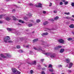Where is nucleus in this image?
Instances as JSON below:
<instances>
[{
	"instance_id": "e433bc0d",
	"label": "nucleus",
	"mask_w": 74,
	"mask_h": 74,
	"mask_svg": "<svg viewBox=\"0 0 74 74\" xmlns=\"http://www.w3.org/2000/svg\"><path fill=\"white\" fill-rule=\"evenodd\" d=\"M52 3H50V4H49V7H51L52 6Z\"/></svg>"
},
{
	"instance_id": "b1692460",
	"label": "nucleus",
	"mask_w": 74,
	"mask_h": 74,
	"mask_svg": "<svg viewBox=\"0 0 74 74\" xmlns=\"http://www.w3.org/2000/svg\"><path fill=\"white\" fill-rule=\"evenodd\" d=\"M49 71L50 72H53V69H49Z\"/></svg>"
},
{
	"instance_id": "338daca9",
	"label": "nucleus",
	"mask_w": 74,
	"mask_h": 74,
	"mask_svg": "<svg viewBox=\"0 0 74 74\" xmlns=\"http://www.w3.org/2000/svg\"><path fill=\"white\" fill-rule=\"evenodd\" d=\"M72 17H73V18H74V15H72Z\"/></svg>"
},
{
	"instance_id": "a211bd4d",
	"label": "nucleus",
	"mask_w": 74,
	"mask_h": 74,
	"mask_svg": "<svg viewBox=\"0 0 74 74\" xmlns=\"http://www.w3.org/2000/svg\"><path fill=\"white\" fill-rule=\"evenodd\" d=\"M49 23L48 21H45V22L43 23V25H47Z\"/></svg>"
},
{
	"instance_id": "6e6552de",
	"label": "nucleus",
	"mask_w": 74,
	"mask_h": 74,
	"mask_svg": "<svg viewBox=\"0 0 74 74\" xmlns=\"http://www.w3.org/2000/svg\"><path fill=\"white\" fill-rule=\"evenodd\" d=\"M50 57L51 58H55V54L53 53L51 54H50Z\"/></svg>"
},
{
	"instance_id": "a878e982",
	"label": "nucleus",
	"mask_w": 74,
	"mask_h": 74,
	"mask_svg": "<svg viewBox=\"0 0 74 74\" xmlns=\"http://www.w3.org/2000/svg\"><path fill=\"white\" fill-rule=\"evenodd\" d=\"M16 48H17V49H20V48H21V46L19 45H18L17 46Z\"/></svg>"
},
{
	"instance_id": "e2e57ef3",
	"label": "nucleus",
	"mask_w": 74,
	"mask_h": 74,
	"mask_svg": "<svg viewBox=\"0 0 74 74\" xmlns=\"http://www.w3.org/2000/svg\"><path fill=\"white\" fill-rule=\"evenodd\" d=\"M62 1H63V2H65V0H63Z\"/></svg>"
},
{
	"instance_id": "4468645a",
	"label": "nucleus",
	"mask_w": 74,
	"mask_h": 74,
	"mask_svg": "<svg viewBox=\"0 0 74 74\" xmlns=\"http://www.w3.org/2000/svg\"><path fill=\"white\" fill-rule=\"evenodd\" d=\"M1 56L3 58H7V57L5 56L3 54H1Z\"/></svg>"
},
{
	"instance_id": "a18cd8bd",
	"label": "nucleus",
	"mask_w": 74,
	"mask_h": 74,
	"mask_svg": "<svg viewBox=\"0 0 74 74\" xmlns=\"http://www.w3.org/2000/svg\"><path fill=\"white\" fill-rule=\"evenodd\" d=\"M60 5H62L63 4V3L62 2H61L60 3Z\"/></svg>"
},
{
	"instance_id": "c03bdc74",
	"label": "nucleus",
	"mask_w": 74,
	"mask_h": 74,
	"mask_svg": "<svg viewBox=\"0 0 74 74\" xmlns=\"http://www.w3.org/2000/svg\"><path fill=\"white\" fill-rule=\"evenodd\" d=\"M66 19H70V18L69 17H66Z\"/></svg>"
},
{
	"instance_id": "0eeeda50",
	"label": "nucleus",
	"mask_w": 74,
	"mask_h": 74,
	"mask_svg": "<svg viewBox=\"0 0 74 74\" xmlns=\"http://www.w3.org/2000/svg\"><path fill=\"white\" fill-rule=\"evenodd\" d=\"M7 30H8V31H13V30H15V29L10 28H7Z\"/></svg>"
},
{
	"instance_id": "6e6d98bb",
	"label": "nucleus",
	"mask_w": 74,
	"mask_h": 74,
	"mask_svg": "<svg viewBox=\"0 0 74 74\" xmlns=\"http://www.w3.org/2000/svg\"><path fill=\"white\" fill-rule=\"evenodd\" d=\"M38 67H41V65H38Z\"/></svg>"
},
{
	"instance_id": "0e129e2a",
	"label": "nucleus",
	"mask_w": 74,
	"mask_h": 74,
	"mask_svg": "<svg viewBox=\"0 0 74 74\" xmlns=\"http://www.w3.org/2000/svg\"><path fill=\"white\" fill-rule=\"evenodd\" d=\"M0 60H2V58H0Z\"/></svg>"
},
{
	"instance_id": "72a5a7b5",
	"label": "nucleus",
	"mask_w": 74,
	"mask_h": 74,
	"mask_svg": "<svg viewBox=\"0 0 74 74\" xmlns=\"http://www.w3.org/2000/svg\"><path fill=\"white\" fill-rule=\"evenodd\" d=\"M65 14H66V15H70V12H65Z\"/></svg>"
},
{
	"instance_id": "aec40b11",
	"label": "nucleus",
	"mask_w": 74,
	"mask_h": 74,
	"mask_svg": "<svg viewBox=\"0 0 74 74\" xmlns=\"http://www.w3.org/2000/svg\"><path fill=\"white\" fill-rule=\"evenodd\" d=\"M18 21L19 22L21 23H24V21H22L21 20H19Z\"/></svg>"
},
{
	"instance_id": "9b49d317",
	"label": "nucleus",
	"mask_w": 74,
	"mask_h": 74,
	"mask_svg": "<svg viewBox=\"0 0 74 74\" xmlns=\"http://www.w3.org/2000/svg\"><path fill=\"white\" fill-rule=\"evenodd\" d=\"M51 53H44V54H45V55H47V56H49L51 55Z\"/></svg>"
},
{
	"instance_id": "f03ea898",
	"label": "nucleus",
	"mask_w": 74,
	"mask_h": 74,
	"mask_svg": "<svg viewBox=\"0 0 74 74\" xmlns=\"http://www.w3.org/2000/svg\"><path fill=\"white\" fill-rule=\"evenodd\" d=\"M28 63L31 65H36L37 62H36V61L35 60L34 61L32 62H28Z\"/></svg>"
},
{
	"instance_id": "774afa93",
	"label": "nucleus",
	"mask_w": 74,
	"mask_h": 74,
	"mask_svg": "<svg viewBox=\"0 0 74 74\" xmlns=\"http://www.w3.org/2000/svg\"><path fill=\"white\" fill-rule=\"evenodd\" d=\"M47 30H50V29H49V28H47Z\"/></svg>"
},
{
	"instance_id": "cd10ccee",
	"label": "nucleus",
	"mask_w": 74,
	"mask_h": 74,
	"mask_svg": "<svg viewBox=\"0 0 74 74\" xmlns=\"http://www.w3.org/2000/svg\"><path fill=\"white\" fill-rule=\"evenodd\" d=\"M48 67L49 68L50 67L51 68H52V65L51 64H49Z\"/></svg>"
},
{
	"instance_id": "2eb2a0df",
	"label": "nucleus",
	"mask_w": 74,
	"mask_h": 74,
	"mask_svg": "<svg viewBox=\"0 0 74 74\" xmlns=\"http://www.w3.org/2000/svg\"><path fill=\"white\" fill-rule=\"evenodd\" d=\"M12 18L13 20H14V21H18V19H17L14 16H12Z\"/></svg>"
},
{
	"instance_id": "09e8293b",
	"label": "nucleus",
	"mask_w": 74,
	"mask_h": 74,
	"mask_svg": "<svg viewBox=\"0 0 74 74\" xmlns=\"http://www.w3.org/2000/svg\"><path fill=\"white\" fill-rule=\"evenodd\" d=\"M6 56H8V57H9V54H6Z\"/></svg>"
},
{
	"instance_id": "58836bf2",
	"label": "nucleus",
	"mask_w": 74,
	"mask_h": 74,
	"mask_svg": "<svg viewBox=\"0 0 74 74\" xmlns=\"http://www.w3.org/2000/svg\"><path fill=\"white\" fill-rule=\"evenodd\" d=\"M68 71L69 73H71L72 72V71H71V70H68Z\"/></svg>"
},
{
	"instance_id": "423d86ee",
	"label": "nucleus",
	"mask_w": 74,
	"mask_h": 74,
	"mask_svg": "<svg viewBox=\"0 0 74 74\" xmlns=\"http://www.w3.org/2000/svg\"><path fill=\"white\" fill-rule=\"evenodd\" d=\"M62 48V46H58L57 47H54V49H55V50H58V49H59V48Z\"/></svg>"
},
{
	"instance_id": "f704fd0d",
	"label": "nucleus",
	"mask_w": 74,
	"mask_h": 74,
	"mask_svg": "<svg viewBox=\"0 0 74 74\" xmlns=\"http://www.w3.org/2000/svg\"><path fill=\"white\" fill-rule=\"evenodd\" d=\"M30 73L31 74H33V70H31L30 71Z\"/></svg>"
},
{
	"instance_id": "7c9ffc66",
	"label": "nucleus",
	"mask_w": 74,
	"mask_h": 74,
	"mask_svg": "<svg viewBox=\"0 0 74 74\" xmlns=\"http://www.w3.org/2000/svg\"><path fill=\"white\" fill-rule=\"evenodd\" d=\"M29 27H31L33 26V24H29L28 25Z\"/></svg>"
},
{
	"instance_id": "bb28decb",
	"label": "nucleus",
	"mask_w": 74,
	"mask_h": 74,
	"mask_svg": "<svg viewBox=\"0 0 74 74\" xmlns=\"http://www.w3.org/2000/svg\"><path fill=\"white\" fill-rule=\"evenodd\" d=\"M40 20L39 19H38L36 20V22L37 23H39V22H40Z\"/></svg>"
},
{
	"instance_id": "20e7f679",
	"label": "nucleus",
	"mask_w": 74,
	"mask_h": 74,
	"mask_svg": "<svg viewBox=\"0 0 74 74\" xmlns=\"http://www.w3.org/2000/svg\"><path fill=\"white\" fill-rule=\"evenodd\" d=\"M58 42L61 44H63L64 43V40L62 39H60L58 40Z\"/></svg>"
},
{
	"instance_id": "f8f14e48",
	"label": "nucleus",
	"mask_w": 74,
	"mask_h": 74,
	"mask_svg": "<svg viewBox=\"0 0 74 74\" xmlns=\"http://www.w3.org/2000/svg\"><path fill=\"white\" fill-rule=\"evenodd\" d=\"M5 20H6V21H10V20H11V18L8 17L5 18Z\"/></svg>"
},
{
	"instance_id": "412c9836",
	"label": "nucleus",
	"mask_w": 74,
	"mask_h": 74,
	"mask_svg": "<svg viewBox=\"0 0 74 74\" xmlns=\"http://www.w3.org/2000/svg\"><path fill=\"white\" fill-rule=\"evenodd\" d=\"M69 27H70V28H74V25H73V24L69 26Z\"/></svg>"
},
{
	"instance_id": "f257e3e1",
	"label": "nucleus",
	"mask_w": 74,
	"mask_h": 74,
	"mask_svg": "<svg viewBox=\"0 0 74 74\" xmlns=\"http://www.w3.org/2000/svg\"><path fill=\"white\" fill-rule=\"evenodd\" d=\"M10 39V37L9 36H7L4 38L3 40L5 42H7V41H8Z\"/></svg>"
},
{
	"instance_id": "8fccbe9b",
	"label": "nucleus",
	"mask_w": 74,
	"mask_h": 74,
	"mask_svg": "<svg viewBox=\"0 0 74 74\" xmlns=\"http://www.w3.org/2000/svg\"><path fill=\"white\" fill-rule=\"evenodd\" d=\"M53 12L54 13H56V12H57V11L56 10L54 11Z\"/></svg>"
},
{
	"instance_id": "49530a36",
	"label": "nucleus",
	"mask_w": 74,
	"mask_h": 74,
	"mask_svg": "<svg viewBox=\"0 0 74 74\" xmlns=\"http://www.w3.org/2000/svg\"><path fill=\"white\" fill-rule=\"evenodd\" d=\"M15 12V10H12V12Z\"/></svg>"
},
{
	"instance_id": "4be33fe9",
	"label": "nucleus",
	"mask_w": 74,
	"mask_h": 74,
	"mask_svg": "<svg viewBox=\"0 0 74 74\" xmlns=\"http://www.w3.org/2000/svg\"><path fill=\"white\" fill-rule=\"evenodd\" d=\"M21 74V72H20L19 71H17V72L15 73V74Z\"/></svg>"
},
{
	"instance_id": "37998d69",
	"label": "nucleus",
	"mask_w": 74,
	"mask_h": 74,
	"mask_svg": "<svg viewBox=\"0 0 74 74\" xmlns=\"http://www.w3.org/2000/svg\"><path fill=\"white\" fill-rule=\"evenodd\" d=\"M8 42H12V41L11 40H8Z\"/></svg>"
},
{
	"instance_id": "c756f323",
	"label": "nucleus",
	"mask_w": 74,
	"mask_h": 74,
	"mask_svg": "<svg viewBox=\"0 0 74 74\" xmlns=\"http://www.w3.org/2000/svg\"><path fill=\"white\" fill-rule=\"evenodd\" d=\"M20 40L21 41H23V40H24V39H25V38H20Z\"/></svg>"
},
{
	"instance_id": "ddd939ff",
	"label": "nucleus",
	"mask_w": 74,
	"mask_h": 74,
	"mask_svg": "<svg viewBox=\"0 0 74 74\" xmlns=\"http://www.w3.org/2000/svg\"><path fill=\"white\" fill-rule=\"evenodd\" d=\"M73 63H71L69 64V69H71V67H72V66H73Z\"/></svg>"
},
{
	"instance_id": "c85d7f7f",
	"label": "nucleus",
	"mask_w": 74,
	"mask_h": 74,
	"mask_svg": "<svg viewBox=\"0 0 74 74\" xmlns=\"http://www.w3.org/2000/svg\"><path fill=\"white\" fill-rule=\"evenodd\" d=\"M37 41H38V39H35L33 40V42H36Z\"/></svg>"
},
{
	"instance_id": "ea45409f",
	"label": "nucleus",
	"mask_w": 74,
	"mask_h": 74,
	"mask_svg": "<svg viewBox=\"0 0 74 74\" xmlns=\"http://www.w3.org/2000/svg\"><path fill=\"white\" fill-rule=\"evenodd\" d=\"M71 5L72 6V7H74V3H71Z\"/></svg>"
},
{
	"instance_id": "a19ab883",
	"label": "nucleus",
	"mask_w": 74,
	"mask_h": 74,
	"mask_svg": "<svg viewBox=\"0 0 74 74\" xmlns=\"http://www.w3.org/2000/svg\"><path fill=\"white\" fill-rule=\"evenodd\" d=\"M42 13L43 14H46V12L45 11H43Z\"/></svg>"
},
{
	"instance_id": "7ed1b4c3",
	"label": "nucleus",
	"mask_w": 74,
	"mask_h": 74,
	"mask_svg": "<svg viewBox=\"0 0 74 74\" xmlns=\"http://www.w3.org/2000/svg\"><path fill=\"white\" fill-rule=\"evenodd\" d=\"M12 71L14 74H15L16 73L17 70L15 68H12Z\"/></svg>"
},
{
	"instance_id": "dca6fc26",
	"label": "nucleus",
	"mask_w": 74,
	"mask_h": 74,
	"mask_svg": "<svg viewBox=\"0 0 74 74\" xmlns=\"http://www.w3.org/2000/svg\"><path fill=\"white\" fill-rule=\"evenodd\" d=\"M48 32L44 33L42 34V36H44V35H48Z\"/></svg>"
},
{
	"instance_id": "680f3d73",
	"label": "nucleus",
	"mask_w": 74,
	"mask_h": 74,
	"mask_svg": "<svg viewBox=\"0 0 74 74\" xmlns=\"http://www.w3.org/2000/svg\"><path fill=\"white\" fill-rule=\"evenodd\" d=\"M35 32L34 31L32 32V33H34Z\"/></svg>"
},
{
	"instance_id": "052dcab7",
	"label": "nucleus",
	"mask_w": 74,
	"mask_h": 74,
	"mask_svg": "<svg viewBox=\"0 0 74 74\" xmlns=\"http://www.w3.org/2000/svg\"><path fill=\"white\" fill-rule=\"evenodd\" d=\"M24 18L25 19H27V17H24Z\"/></svg>"
},
{
	"instance_id": "79ce46f5",
	"label": "nucleus",
	"mask_w": 74,
	"mask_h": 74,
	"mask_svg": "<svg viewBox=\"0 0 74 74\" xmlns=\"http://www.w3.org/2000/svg\"><path fill=\"white\" fill-rule=\"evenodd\" d=\"M3 17V15H0V19H1Z\"/></svg>"
},
{
	"instance_id": "473e14b6",
	"label": "nucleus",
	"mask_w": 74,
	"mask_h": 74,
	"mask_svg": "<svg viewBox=\"0 0 74 74\" xmlns=\"http://www.w3.org/2000/svg\"><path fill=\"white\" fill-rule=\"evenodd\" d=\"M32 16V14H31V13H29L28 14V16Z\"/></svg>"
},
{
	"instance_id": "5701e85b",
	"label": "nucleus",
	"mask_w": 74,
	"mask_h": 74,
	"mask_svg": "<svg viewBox=\"0 0 74 74\" xmlns=\"http://www.w3.org/2000/svg\"><path fill=\"white\" fill-rule=\"evenodd\" d=\"M67 40L68 41H71V40H73V38H68Z\"/></svg>"
},
{
	"instance_id": "3c124183",
	"label": "nucleus",
	"mask_w": 74,
	"mask_h": 74,
	"mask_svg": "<svg viewBox=\"0 0 74 74\" xmlns=\"http://www.w3.org/2000/svg\"><path fill=\"white\" fill-rule=\"evenodd\" d=\"M29 5H31V6H32L33 5L32 3H29Z\"/></svg>"
},
{
	"instance_id": "2f4dec72",
	"label": "nucleus",
	"mask_w": 74,
	"mask_h": 74,
	"mask_svg": "<svg viewBox=\"0 0 74 74\" xmlns=\"http://www.w3.org/2000/svg\"><path fill=\"white\" fill-rule=\"evenodd\" d=\"M68 3H69V2L67 1H66L64 3V4H65V5H67Z\"/></svg>"
},
{
	"instance_id": "1a4fd4ad",
	"label": "nucleus",
	"mask_w": 74,
	"mask_h": 74,
	"mask_svg": "<svg viewBox=\"0 0 74 74\" xmlns=\"http://www.w3.org/2000/svg\"><path fill=\"white\" fill-rule=\"evenodd\" d=\"M64 51V49H61L60 51V53H63Z\"/></svg>"
},
{
	"instance_id": "f3484780",
	"label": "nucleus",
	"mask_w": 74,
	"mask_h": 74,
	"mask_svg": "<svg viewBox=\"0 0 74 74\" xmlns=\"http://www.w3.org/2000/svg\"><path fill=\"white\" fill-rule=\"evenodd\" d=\"M66 63H70V60H69V59H66Z\"/></svg>"
},
{
	"instance_id": "864d4df0",
	"label": "nucleus",
	"mask_w": 74,
	"mask_h": 74,
	"mask_svg": "<svg viewBox=\"0 0 74 74\" xmlns=\"http://www.w3.org/2000/svg\"><path fill=\"white\" fill-rule=\"evenodd\" d=\"M30 53H31V54H32V53H33L32 51H30Z\"/></svg>"
},
{
	"instance_id": "393cba45",
	"label": "nucleus",
	"mask_w": 74,
	"mask_h": 74,
	"mask_svg": "<svg viewBox=\"0 0 74 74\" xmlns=\"http://www.w3.org/2000/svg\"><path fill=\"white\" fill-rule=\"evenodd\" d=\"M58 19H59V17H58V16H57L54 18V19L55 20H57Z\"/></svg>"
},
{
	"instance_id": "9d476101",
	"label": "nucleus",
	"mask_w": 74,
	"mask_h": 74,
	"mask_svg": "<svg viewBox=\"0 0 74 74\" xmlns=\"http://www.w3.org/2000/svg\"><path fill=\"white\" fill-rule=\"evenodd\" d=\"M34 49L35 50H36V51H42V50H41V49H37V48L34 47Z\"/></svg>"
},
{
	"instance_id": "4c0bfd02",
	"label": "nucleus",
	"mask_w": 74,
	"mask_h": 74,
	"mask_svg": "<svg viewBox=\"0 0 74 74\" xmlns=\"http://www.w3.org/2000/svg\"><path fill=\"white\" fill-rule=\"evenodd\" d=\"M41 74H45V73L44 71H42L41 72Z\"/></svg>"
},
{
	"instance_id": "39448f33",
	"label": "nucleus",
	"mask_w": 74,
	"mask_h": 74,
	"mask_svg": "<svg viewBox=\"0 0 74 74\" xmlns=\"http://www.w3.org/2000/svg\"><path fill=\"white\" fill-rule=\"evenodd\" d=\"M42 4L40 3H38V5H36V7H38V8H42Z\"/></svg>"
},
{
	"instance_id": "5fc2aeb1",
	"label": "nucleus",
	"mask_w": 74,
	"mask_h": 74,
	"mask_svg": "<svg viewBox=\"0 0 74 74\" xmlns=\"http://www.w3.org/2000/svg\"><path fill=\"white\" fill-rule=\"evenodd\" d=\"M59 67H62V65H59Z\"/></svg>"
},
{
	"instance_id": "69168bd1",
	"label": "nucleus",
	"mask_w": 74,
	"mask_h": 74,
	"mask_svg": "<svg viewBox=\"0 0 74 74\" xmlns=\"http://www.w3.org/2000/svg\"><path fill=\"white\" fill-rule=\"evenodd\" d=\"M18 25H21V24L19 23L18 24Z\"/></svg>"
},
{
	"instance_id": "c9c22d12",
	"label": "nucleus",
	"mask_w": 74,
	"mask_h": 74,
	"mask_svg": "<svg viewBox=\"0 0 74 74\" xmlns=\"http://www.w3.org/2000/svg\"><path fill=\"white\" fill-rule=\"evenodd\" d=\"M49 20L52 22H53V21H54V20H53V19H50Z\"/></svg>"
},
{
	"instance_id": "4d7b16f0",
	"label": "nucleus",
	"mask_w": 74,
	"mask_h": 74,
	"mask_svg": "<svg viewBox=\"0 0 74 74\" xmlns=\"http://www.w3.org/2000/svg\"><path fill=\"white\" fill-rule=\"evenodd\" d=\"M26 47H27V48H29V45H27V46H26Z\"/></svg>"
},
{
	"instance_id": "bf43d9fd",
	"label": "nucleus",
	"mask_w": 74,
	"mask_h": 74,
	"mask_svg": "<svg viewBox=\"0 0 74 74\" xmlns=\"http://www.w3.org/2000/svg\"><path fill=\"white\" fill-rule=\"evenodd\" d=\"M71 21H74V19L73 18L71 19Z\"/></svg>"
},
{
	"instance_id": "de8ad7c7",
	"label": "nucleus",
	"mask_w": 74,
	"mask_h": 74,
	"mask_svg": "<svg viewBox=\"0 0 74 74\" xmlns=\"http://www.w3.org/2000/svg\"><path fill=\"white\" fill-rule=\"evenodd\" d=\"M44 60V59H42L40 60V61H41V62H42Z\"/></svg>"
},
{
	"instance_id": "13d9d810",
	"label": "nucleus",
	"mask_w": 74,
	"mask_h": 74,
	"mask_svg": "<svg viewBox=\"0 0 74 74\" xmlns=\"http://www.w3.org/2000/svg\"><path fill=\"white\" fill-rule=\"evenodd\" d=\"M3 23V22L1 21H0V23Z\"/></svg>"
},
{
	"instance_id": "603ef678",
	"label": "nucleus",
	"mask_w": 74,
	"mask_h": 74,
	"mask_svg": "<svg viewBox=\"0 0 74 74\" xmlns=\"http://www.w3.org/2000/svg\"><path fill=\"white\" fill-rule=\"evenodd\" d=\"M45 68H43L42 69V70H45Z\"/></svg>"
},
{
	"instance_id": "6ab92c4d",
	"label": "nucleus",
	"mask_w": 74,
	"mask_h": 74,
	"mask_svg": "<svg viewBox=\"0 0 74 74\" xmlns=\"http://www.w3.org/2000/svg\"><path fill=\"white\" fill-rule=\"evenodd\" d=\"M18 51L20 53H23V50L22 49H20L18 50Z\"/></svg>"
}]
</instances>
